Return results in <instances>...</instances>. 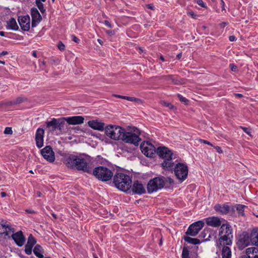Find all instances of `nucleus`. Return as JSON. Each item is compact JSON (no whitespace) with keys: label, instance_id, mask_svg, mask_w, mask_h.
<instances>
[{"label":"nucleus","instance_id":"nucleus-1","mask_svg":"<svg viewBox=\"0 0 258 258\" xmlns=\"http://www.w3.org/2000/svg\"><path fill=\"white\" fill-rule=\"evenodd\" d=\"M64 157L66 165L70 168H76L88 173H92V168L90 167L86 159L84 158L73 154L59 153Z\"/></svg>","mask_w":258,"mask_h":258},{"label":"nucleus","instance_id":"nucleus-2","mask_svg":"<svg viewBox=\"0 0 258 258\" xmlns=\"http://www.w3.org/2000/svg\"><path fill=\"white\" fill-rule=\"evenodd\" d=\"M132 180L130 176L123 173H116L113 176V183L116 188L126 191L131 187Z\"/></svg>","mask_w":258,"mask_h":258},{"label":"nucleus","instance_id":"nucleus-3","mask_svg":"<svg viewBox=\"0 0 258 258\" xmlns=\"http://www.w3.org/2000/svg\"><path fill=\"white\" fill-rule=\"evenodd\" d=\"M156 153L164 159L162 163L163 168L168 170H172L174 164L172 162V153L171 150L165 147H159L156 149Z\"/></svg>","mask_w":258,"mask_h":258},{"label":"nucleus","instance_id":"nucleus-4","mask_svg":"<svg viewBox=\"0 0 258 258\" xmlns=\"http://www.w3.org/2000/svg\"><path fill=\"white\" fill-rule=\"evenodd\" d=\"M92 172L96 178L104 182L111 180L113 175L111 170L103 166L95 167Z\"/></svg>","mask_w":258,"mask_h":258},{"label":"nucleus","instance_id":"nucleus-5","mask_svg":"<svg viewBox=\"0 0 258 258\" xmlns=\"http://www.w3.org/2000/svg\"><path fill=\"white\" fill-rule=\"evenodd\" d=\"M219 240L223 242L224 244L231 245V239L233 237L232 229L230 225L228 224H223L221 226L219 230Z\"/></svg>","mask_w":258,"mask_h":258},{"label":"nucleus","instance_id":"nucleus-6","mask_svg":"<svg viewBox=\"0 0 258 258\" xmlns=\"http://www.w3.org/2000/svg\"><path fill=\"white\" fill-rule=\"evenodd\" d=\"M124 128L117 125H109L105 127L106 135L114 140H121Z\"/></svg>","mask_w":258,"mask_h":258},{"label":"nucleus","instance_id":"nucleus-7","mask_svg":"<svg viewBox=\"0 0 258 258\" xmlns=\"http://www.w3.org/2000/svg\"><path fill=\"white\" fill-rule=\"evenodd\" d=\"M134 132H127L124 130L121 140L125 143L138 146L139 142L141 141V139L139 137L140 132L137 128L134 130Z\"/></svg>","mask_w":258,"mask_h":258},{"label":"nucleus","instance_id":"nucleus-8","mask_svg":"<svg viewBox=\"0 0 258 258\" xmlns=\"http://www.w3.org/2000/svg\"><path fill=\"white\" fill-rule=\"evenodd\" d=\"M165 180L164 176L156 177L150 180L147 186L148 192L151 194L163 188Z\"/></svg>","mask_w":258,"mask_h":258},{"label":"nucleus","instance_id":"nucleus-9","mask_svg":"<svg viewBox=\"0 0 258 258\" xmlns=\"http://www.w3.org/2000/svg\"><path fill=\"white\" fill-rule=\"evenodd\" d=\"M46 124L48 132H54L58 130L60 133L62 132L65 125L63 117L58 119L53 118L50 121H46Z\"/></svg>","mask_w":258,"mask_h":258},{"label":"nucleus","instance_id":"nucleus-10","mask_svg":"<svg viewBox=\"0 0 258 258\" xmlns=\"http://www.w3.org/2000/svg\"><path fill=\"white\" fill-rule=\"evenodd\" d=\"M174 173L178 179L184 180L188 174L187 166L183 163L177 164L174 167Z\"/></svg>","mask_w":258,"mask_h":258},{"label":"nucleus","instance_id":"nucleus-11","mask_svg":"<svg viewBox=\"0 0 258 258\" xmlns=\"http://www.w3.org/2000/svg\"><path fill=\"white\" fill-rule=\"evenodd\" d=\"M142 152L147 157H153L156 153L155 147L148 142H144L140 145Z\"/></svg>","mask_w":258,"mask_h":258},{"label":"nucleus","instance_id":"nucleus-12","mask_svg":"<svg viewBox=\"0 0 258 258\" xmlns=\"http://www.w3.org/2000/svg\"><path fill=\"white\" fill-rule=\"evenodd\" d=\"M204 223L202 221H198L191 224L188 228L186 235L195 236L204 227Z\"/></svg>","mask_w":258,"mask_h":258},{"label":"nucleus","instance_id":"nucleus-13","mask_svg":"<svg viewBox=\"0 0 258 258\" xmlns=\"http://www.w3.org/2000/svg\"><path fill=\"white\" fill-rule=\"evenodd\" d=\"M41 154L43 158L50 162L55 160L54 153L50 146H47L41 150Z\"/></svg>","mask_w":258,"mask_h":258},{"label":"nucleus","instance_id":"nucleus-14","mask_svg":"<svg viewBox=\"0 0 258 258\" xmlns=\"http://www.w3.org/2000/svg\"><path fill=\"white\" fill-rule=\"evenodd\" d=\"M18 22L21 29L25 31H28L30 27V18L28 15L20 16L18 18Z\"/></svg>","mask_w":258,"mask_h":258},{"label":"nucleus","instance_id":"nucleus-15","mask_svg":"<svg viewBox=\"0 0 258 258\" xmlns=\"http://www.w3.org/2000/svg\"><path fill=\"white\" fill-rule=\"evenodd\" d=\"M32 17V27H36L42 20V17L36 8H32L31 10Z\"/></svg>","mask_w":258,"mask_h":258},{"label":"nucleus","instance_id":"nucleus-16","mask_svg":"<svg viewBox=\"0 0 258 258\" xmlns=\"http://www.w3.org/2000/svg\"><path fill=\"white\" fill-rule=\"evenodd\" d=\"M11 237L14 240L16 244L19 246L24 245L26 239L22 231H19L11 235Z\"/></svg>","mask_w":258,"mask_h":258},{"label":"nucleus","instance_id":"nucleus-17","mask_svg":"<svg viewBox=\"0 0 258 258\" xmlns=\"http://www.w3.org/2000/svg\"><path fill=\"white\" fill-rule=\"evenodd\" d=\"M250 243V238H249V233L247 232H243L242 234L240 235L238 241L239 246L241 248H244Z\"/></svg>","mask_w":258,"mask_h":258},{"label":"nucleus","instance_id":"nucleus-18","mask_svg":"<svg viewBox=\"0 0 258 258\" xmlns=\"http://www.w3.org/2000/svg\"><path fill=\"white\" fill-rule=\"evenodd\" d=\"M63 121H67L69 124H80L84 122V118L82 116H74L71 117H63Z\"/></svg>","mask_w":258,"mask_h":258},{"label":"nucleus","instance_id":"nucleus-19","mask_svg":"<svg viewBox=\"0 0 258 258\" xmlns=\"http://www.w3.org/2000/svg\"><path fill=\"white\" fill-rule=\"evenodd\" d=\"M44 134V131L43 128L37 129L35 134V141L36 146L38 148H40L43 146Z\"/></svg>","mask_w":258,"mask_h":258},{"label":"nucleus","instance_id":"nucleus-20","mask_svg":"<svg viewBox=\"0 0 258 258\" xmlns=\"http://www.w3.org/2000/svg\"><path fill=\"white\" fill-rule=\"evenodd\" d=\"M132 191L135 194L140 195L146 192L144 186L142 183L138 180H136L134 182L132 186Z\"/></svg>","mask_w":258,"mask_h":258},{"label":"nucleus","instance_id":"nucleus-21","mask_svg":"<svg viewBox=\"0 0 258 258\" xmlns=\"http://www.w3.org/2000/svg\"><path fill=\"white\" fill-rule=\"evenodd\" d=\"M206 224L208 226L218 227L221 224V221L220 218L217 217H211L207 218L206 219Z\"/></svg>","mask_w":258,"mask_h":258},{"label":"nucleus","instance_id":"nucleus-22","mask_svg":"<svg viewBox=\"0 0 258 258\" xmlns=\"http://www.w3.org/2000/svg\"><path fill=\"white\" fill-rule=\"evenodd\" d=\"M88 123L89 126L94 130L102 131L104 129L105 124L96 120L89 121Z\"/></svg>","mask_w":258,"mask_h":258},{"label":"nucleus","instance_id":"nucleus-23","mask_svg":"<svg viewBox=\"0 0 258 258\" xmlns=\"http://www.w3.org/2000/svg\"><path fill=\"white\" fill-rule=\"evenodd\" d=\"M214 209L220 213L221 214H227L230 211V207L227 205H221L217 204L214 207Z\"/></svg>","mask_w":258,"mask_h":258},{"label":"nucleus","instance_id":"nucleus-24","mask_svg":"<svg viewBox=\"0 0 258 258\" xmlns=\"http://www.w3.org/2000/svg\"><path fill=\"white\" fill-rule=\"evenodd\" d=\"M27 99L26 98L23 97H19L16 98L15 99L6 102L5 103H0V106L3 105H14L18 104L21 103L25 101H26Z\"/></svg>","mask_w":258,"mask_h":258},{"label":"nucleus","instance_id":"nucleus-25","mask_svg":"<svg viewBox=\"0 0 258 258\" xmlns=\"http://www.w3.org/2000/svg\"><path fill=\"white\" fill-rule=\"evenodd\" d=\"M160 79H164L165 80L170 81L174 85H180L182 84L181 81L178 80L175 76L172 75L162 76L160 77Z\"/></svg>","mask_w":258,"mask_h":258},{"label":"nucleus","instance_id":"nucleus-26","mask_svg":"<svg viewBox=\"0 0 258 258\" xmlns=\"http://www.w3.org/2000/svg\"><path fill=\"white\" fill-rule=\"evenodd\" d=\"M249 238H250L251 243L253 245L258 246V230L253 229L251 233L249 234Z\"/></svg>","mask_w":258,"mask_h":258},{"label":"nucleus","instance_id":"nucleus-27","mask_svg":"<svg viewBox=\"0 0 258 258\" xmlns=\"http://www.w3.org/2000/svg\"><path fill=\"white\" fill-rule=\"evenodd\" d=\"M246 253L250 258H258V248L255 247H248L246 249Z\"/></svg>","mask_w":258,"mask_h":258},{"label":"nucleus","instance_id":"nucleus-28","mask_svg":"<svg viewBox=\"0 0 258 258\" xmlns=\"http://www.w3.org/2000/svg\"><path fill=\"white\" fill-rule=\"evenodd\" d=\"M6 28L8 29L13 30H18L19 27L17 25L16 20L14 18H11L9 20L7 21Z\"/></svg>","mask_w":258,"mask_h":258},{"label":"nucleus","instance_id":"nucleus-29","mask_svg":"<svg viewBox=\"0 0 258 258\" xmlns=\"http://www.w3.org/2000/svg\"><path fill=\"white\" fill-rule=\"evenodd\" d=\"M43 252V249L39 244H37L35 246L33 249L34 254L38 258H43L44 256L42 254Z\"/></svg>","mask_w":258,"mask_h":258},{"label":"nucleus","instance_id":"nucleus-30","mask_svg":"<svg viewBox=\"0 0 258 258\" xmlns=\"http://www.w3.org/2000/svg\"><path fill=\"white\" fill-rule=\"evenodd\" d=\"M113 96L116 97V98H120V99H125V100H127L131 101V102H141V99L133 97L122 96V95H117V94H113Z\"/></svg>","mask_w":258,"mask_h":258},{"label":"nucleus","instance_id":"nucleus-31","mask_svg":"<svg viewBox=\"0 0 258 258\" xmlns=\"http://www.w3.org/2000/svg\"><path fill=\"white\" fill-rule=\"evenodd\" d=\"M15 230L14 228H12L11 225L9 223H8L7 226H6V228L5 229L4 232H3V235H4V237L6 238V237L10 238V234L11 232L14 233Z\"/></svg>","mask_w":258,"mask_h":258},{"label":"nucleus","instance_id":"nucleus-32","mask_svg":"<svg viewBox=\"0 0 258 258\" xmlns=\"http://www.w3.org/2000/svg\"><path fill=\"white\" fill-rule=\"evenodd\" d=\"M183 238L186 242L194 245L200 244L201 242L198 238H191L187 236H184Z\"/></svg>","mask_w":258,"mask_h":258},{"label":"nucleus","instance_id":"nucleus-33","mask_svg":"<svg viewBox=\"0 0 258 258\" xmlns=\"http://www.w3.org/2000/svg\"><path fill=\"white\" fill-rule=\"evenodd\" d=\"M222 258H231V252L229 247L224 246L222 250Z\"/></svg>","mask_w":258,"mask_h":258},{"label":"nucleus","instance_id":"nucleus-34","mask_svg":"<svg viewBox=\"0 0 258 258\" xmlns=\"http://www.w3.org/2000/svg\"><path fill=\"white\" fill-rule=\"evenodd\" d=\"M45 1L46 0H35V4L42 14L46 11L42 4V2H45Z\"/></svg>","mask_w":258,"mask_h":258},{"label":"nucleus","instance_id":"nucleus-35","mask_svg":"<svg viewBox=\"0 0 258 258\" xmlns=\"http://www.w3.org/2000/svg\"><path fill=\"white\" fill-rule=\"evenodd\" d=\"M36 243V240L32 234H30L28 238L26 244L33 247Z\"/></svg>","mask_w":258,"mask_h":258},{"label":"nucleus","instance_id":"nucleus-36","mask_svg":"<svg viewBox=\"0 0 258 258\" xmlns=\"http://www.w3.org/2000/svg\"><path fill=\"white\" fill-rule=\"evenodd\" d=\"M181 257L182 258H190L189 251L185 246L183 247Z\"/></svg>","mask_w":258,"mask_h":258},{"label":"nucleus","instance_id":"nucleus-37","mask_svg":"<svg viewBox=\"0 0 258 258\" xmlns=\"http://www.w3.org/2000/svg\"><path fill=\"white\" fill-rule=\"evenodd\" d=\"M3 223H0V236H3V232H4L5 229L6 228V226H7L8 223L7 222H4V220L2 221Z\"/></svg>","mask_w":258,"mask_h":258},{"label":"nucleus","instance_id":"nucleus-38","mask_svg":"<svg viewBox=\"0 0 258 258\" xmlns=\"http://www.w3.org/2000/svg\"><path fill=\"white\" fill-rule=\"evenodd\" d=\"M245 207L244 205L238 204L236 206V209L238 211V213L242 216H244V208Z\"/></svg>","mask_w":258,"mask_h":258},{"label":"nucleus","instance_id":"nucleus-39","mask_svg":"<svg viewBox=\"0 0 258 258\" xmlns=\"http://www.w3.org/2000/svg\"><path fill=\"white\" fill-rule=\"evenodd\" d=\"M33 247L30 245H28L27 244H26L25 246V253L28 254L30 255L32 253V250Z\"/></svg>","mask_w":258,"mask_h":258},{"label":"nucleus","instance_id":"nucleus-40","mask_svg":"<svg viewBox=\"0 0 258 258\" xmlns=\"http://www.w3.org/2000/svg\"><path fill=\"white\" fill-rule=\"evenodd\" d=\"M161 103L162 105H163L164 106L168 107L170 109L172 110L174 109V106L170 104V103L165 102V101H162Z\"/></svg>","mask_w":258,"mask_h":258},{"label":"nucleus","instance_id":"nucleus-41","mask_svg":"<svg viewBox=\"0 0 258 258\" xmlns=\"http://www.w3.org/2000/svg\"><path fill=\"white\" fill-rule=\"evenodd\" d=\"M4 134L7 135H12L13 134V131L12 127H6L4 131Z\"/></svg>","mask_w":258,"mask_h":258},{"label":"nucleus","instance_id":"nucleus-42","mask_svg":"<svg viewBox=\"0 0 258 258\" xmlns=\"http://www.w3.org/2000/svg\"><path fill=\"white\" fill-rule=\"evenodd\" d=\"M57 47H58V48L61 50V51H62V50H64V48H65V45L63 44V43L61 42V41H59L58 43V45H57Z\"/></svg>","mask_w":258,"mask_h":258},{"label":"nucleus","instance_id":"nucleus-43","mask_svg":"<svg viewBox=\"0 0 258 258\" xmlns=\"http://www.w3.org/2000/svg\"><path fill=\"white\" fill-rule=\"evenodd\" d=\"M177 97H178L180 101L181 102H184L185 103H186L188 102V100L186 99L185 98L183 97L182 95L180 94H178Z\"/></svg>","mask_w":258,"mask_h":258},{"label":"nucleus","instance_id":"nucleus-44","mask_svg":"<svg viewBox=\"0 0 258 258\" xmlns=\"http://www.w3.org/2000/svg\"><path fill=\"white\" fill-rule=\"evenodd\" d=\"M241 128H242V130L246 133L247 134V135H248L249 136H251V135H250V130L247 127H243V126H241Z\"/></svg>","mask_w":258,"mask_h":258},{"label":"nucleus","instance_id":"nucleus-45","mask_svg":"<svg viewBox=\"0 0 258 258\" xmlns=\"http://www.w3.org/2000/svg\"><path fill=\"white\" fill-rule=\"evenodd\" d=\"M164 179L165 180V184L167 182H168L169 184H172L174 183L173 180L170 177L166 178L164 177Z\"/></svg>","mask_w":258,"mask_h":258},{"label":"nucleus","instance_id":"nucleus-46","mask_svg":"<svg viewBox=\"0 0 258 258\" xmlns=\"http://www.w3.org/2000/svg\"><path fill=\"white\" fill-rule=\"evenodd\" d=\"M197 3L203 8H206L205 4L202 0H197Z\"/></svg>","mask_w":258,"mask_h":258},{"label":"nucleus","instance_id":"nucleus-47","mask_svg":"<svg viewBox=\"0 0 258 258\" xmlns=\"http://www.w3.org/2000/svg\"><path fill=\"white\" fill-rule=\"evenodd\" d=\"M220 5L222 8V11L226 13V9L225 8V3L223 0H220Z\"/></svg>","mask_w":258,"mask_h":258},{"label":"nucleus","instance_id":"nucleus-48","mask_svg":"<svg viewBox=\"0 0 258 258\" xmlns=\"http://www.w3.org/2000/svg\"><path fill=\"white\" fill-rule=\"evenodd\" d=\"M199 141L201 143H204L205 144H207V145H210V146H211L212 147H213V145L210 142H209L208 141L204 140H203V139H200Z\"/></svg>","mask_w":258,"mask_h":258},{"label":"nucleus","instance_id":"nucleus-49","mask_svg":"<svg viewBox=\"0 0 258 258\" xmlns=\"http://www.w3.org/2000/svg\"><path fill=\"white\" fill-rule=\"evenodd\" d=\"M230 67L232 71L236 72L237 71V67L234 64H230Z\"/></svg>","mask_w":258,"mask_h":258},{"label":"nucleus","instance_id":"nucleus-50","mask_svg":"<svg viewBox=\"0 0 258 258\" xmlns=\"http://www.w3.org/2000/svg\"><path fill=\"white\" fill-rule=\"evenodd\" d=\"M217 152L219 153H222L223 152L222 150L221 149V147L219 146H214Z\"/></svg>","mask_w":258,"mask_h":258},{"label":"nucleus","instance_id":"nucleus-51","mask_svg":"<svg viewBox=\"0 0 258 258\" xmlns=\"http://www.w3.org/2000/svg\"><path fill=\"white\" fill-rule=\"evenodd\" d=\"M188 14L190 15L192 18L197 19V15L195 14L194 12L192 11H190L188 12Z\"/></svg>","mask_w":258,"mask_h":258},{"label":"nucleus","instance_id":"nucleus-52","mask_svg":"<svg viewBox=\"0 0 258 258\" xmlns=\"http://www.w3.org/2000/svg\"><path fill=\"white\" fill-rule=\"evenodd\" d=\"M72 38H73V39H72L73 41H74L76 43H78L79 42L80 40L75 35H73Z\"/></svg>","mask_w":258,"mask_h":258},{"label":"nucleus","instance_id":"nucleus-53","mask_svg":"<svg viewBox=\"0 0 258 258\" xmlns=\"http://www.w3.org/2000/svg\"><path fill=\"white\" fill-rule=\"evenodd\" d=\"M104 24L106 26H107L109 28L112 27V25H111V23L107 20L104 21Z\"/></svg>","mask_w":258,"mask_h":258},{"label":"nucleus","instance_id":"nucleus-54","mask_svg":"<svg viewBox=\"0 0 258 258\" xmlns=\"http://www.w3.org/2000/svg\"><path fill=\"white\" fill-rule=\"evenodd\" d=\"M25 211L28 213H30V214H33V213H35V211L32 209H26L25 210Z\"/></svg>","mask_w":258,"mask_h":258},{"label":"nucleus","instance_id":"nucleus-55","mask_svg":"<svg viewBox=\"0 0 258 258\" xmlns=\"http://www.w3.org/2000/svg\"><path fill=\"white\" fill-rule=\"evenodd\" d=\"M236 39V38L233 35H232V36H230L229 37V40L230 41H234Z\"/></svg>","mask_w":258,"mask_h":258},{"label":"nucleus","instance_id":"nucleus-56","mask_svg":"<svg viewBox=\"0 0 258 258\" xmlns=\"http://www.w3.org/2000/svg\"><path fill=\"white\" fill-rule=\"evenodd\" d=\"M206 231L208 232V230H204L201 233V235L203 237H206Z\"/></svg>","mask_w":258,"mask_h":258},{"label":"nucleus","instance_id":"nucleus-57","mask_svg":"<svg viewBox=\"0 0 258 258\" xmlns=\"http://www.w3.org/2000/svg\"><path fill=\"white\" fill-rule=\"evenodd\" d=\"M147 7L148 9L154 10V6L152 4H148L147 5Z\"/></svg>","mask_w":258,"mask_h":258},{"label":"nucleus","instance_id":"nucleus-58","mask_svg":"<svg viewBox=\"0 0 258 258\" xmlns=\"http://www.w3.org/2000/svg\"><path fill=\"white\" fill-rule=\"evenodd\" d=\"M8 54V52L7 51H3L0 53V56L5 55Z\"/></svg>","mask_w":258,"mask_h":258},{"label":"nucleus","instance_id":"nucleus-59","mask_svg":"<svg viewBox=\"0 0 258 258\" xmlns=\"http://www.w3.org/2000/svg\"><path fill=\"white\" fill-rule=\"evenodd\" d=\"M234 95L239 98L243 97V95L241 94H239V93H234Z\"/></svg>","mask_w":258,"mask_h":258},{"label":"nucleus","instance_id":"nucleus-60","mask_svg":"<svg viewBox=\"0 0 258 258\" xmlns=\"http://www.w3.org/2000/svg\"><path fill=\"white\" fill-rule=\"evenodd\" d=\"M227 25H228V23H226V22H222V23L220 24V26L221 27H224Z\"/></svg>","mask_w":258,"mask_h":258},{"label":"nucleus","instance_id":"nucleus-61","mask_svg":"<svg viewBox=\"0 0 258 258\" xmlns=\"http://www.w3.org/2000/svg\"><path fill=\"white\" fill-rule=\"evenodd\" d=\"M240 258H250V257L248 256V255L246 253L245 254L241 255Z\"/></svg>","mask_w":258,"mask_h":258},{"label":"nucleus","instance_id":"nucleus-62","mask_svg":"<svg viewBox=\"0 0 258 258\" xmlns=\"http://www.w3.org/2000/svg\"><path fill=\"white\" fill-rule=\"evenodd\" d=\"M106 32L110 35H113V33L112 32V31L111 30H107L106 31Z\"/></svg>","mask_w":258,"mask_h":258},{"label":"nucleus","instance_id":"nucleus-63","mask_svg":"<svg viewBox=\"0 0 258 258\" xmlns=\"http://www.w3.org/2000/svg\"><path fill=\"white\" fill-rule=\"evenodd\" d=\"M182 56V53H179L176 55V58L178 59H179Z\"/></svg>","mask_w":258,"mask_h":258},{"label":"nucleus","instance_id":"nucleus-64","mask_svg":"<svg viewBox=\"0 0 258 258\" xmlns=\"http://www.w3.org/2000/svg\"><path fill=\"white\" fill-rule=\"evenodd\" d=\"M36 194H37V196H38V197H41V196H42V194H41V192L40 191H37L36 192Z\"/></svg>","mask_w":258,"mask_h":258}]
</instances>
